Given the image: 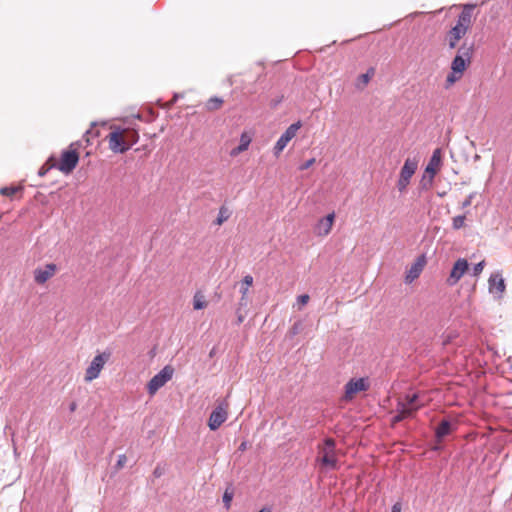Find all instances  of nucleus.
Returning a JSON list of instances; mask_svg holds the SVG:
<instances>
[{
  "label": "nucleus",
  "mask_w": 512,
  "mask_h": 512,
  "mask_svg": "<svg viewBox=\"0 0 512 512\" xmlns=\"http://www.w3.org/2000/svg\"><path fill=\"white\" fill-rule=\"evenodd\" d=\"M107 135L109 149L114 153H125L139 140V133L134 128L113 125Z\"/></svg>",
  "instance_id": "obj_1"
},
{
  "label": "nucleus",
  "mask_w": 512,
  "mask_h": 512,
  "mask_svg": "<svg viewBox=\"0 0 512 512\" xmlns=\"http://www.w3.org/2000/svg\"><path fill=\"white\" fill-rule=\"evenodd\" d=\"M474 5H465L456 23L446 32L444 43L449 49H455L472 27V11Z\"/></svg>",
  "instance_id": "obj_2"
},
{
  "label": "nucleus",
  "mask_w": 512,
  "mask_h": 512,
  "mask_svg": "<svg viewBox=\"0 0 512 512\" xmlns=\"http://www.w3.org/2000/svg\"><path fill=\"white\" fill-rule=\"evenodd\" d=\"M473 55V46L462 45L451 62L450 69L445 80V87L450 88L462 79L465 71L470 66Z\"/></svg>",
  "instance_id": "obj_3"
},
{
  "label": "nucleus",
  "mask_w": 512,
  "mask_h": 512,
  "mask_svg": "<svg viewBox=\"0 0 512 512\" xmlns=\"http://www.w3.org/2000/svg\"><path fill=\"white\" fill-rule=\"evenodd\" d=\"M424 404L419 401V394H407L404 398H400L396 406V415L393 417L392 423H398L407 418L414 416Z\"/></svg>",
  "instance_id": "obj_4"
},
{
  "label": "nucleus",
  "mask_w": 512,
  "mask_h": 512,
  "mask_svg": "<svg viewBox=\"0 0 512 512\" xmlns=\"http://www.w3.org/2000/svg\"><path fill=\"white\" fill-rule=\"evenodd\" d=\"M316 462L325 469H338V455L334 439L327 438L322 444L318 445V454Z\"/></svg>",
  "instance_id": "obj_5"
},
{
  "label": "nucleus",
  "mask_w": 512,
  "mask_h": 512,
  "mask_svg": "<svg viewBox=\"0 0 512 512\" xmlns=\"http://www.w3.org/2000/svg\"><path fill=\"white\" fill-rule=\"evenodd\" d=\"M110 358V351H103L101 353L96 354L89 363V365L87 366V368L85 369L84 381L86 383H90L93 380L97 379L100 376L105 365L109 362Z\"/></svg>",
  "instance_id": "obj_6"
},
{
  "label": "nucleus",
  "mask_w": 512,
  "mask_h": 512,
  "mask_svg": "<svg viewBox=\"0 0 512 512\" xmlns=\"http://www.w3.org/2000/svg\"><path fill=\"white\" fill-rule=\"evenodd\" d=\"M79 162V153L73 144L69 149L62 151L58 160L57 169L65 175H69L76 168Z\"/></svg>",
  "instance_id": "obj_7"
},
{
  "label": "nucleus",
  "mask_w": 512,
  "mask_h": 512,
  "mask_svg": "<svg viewBox=\"0 0 512 512\" xmlns=\"http://www.w3.org/2000/svg\"><path fill=\"white\" fill-rule=\"evenodd\" d=\"M418 168V160L415 158H407L402 166L399 174V179L397 181V188L399 192L403 193L406 191L407 187L410 184V180L412 176L415 174Z\"/></svg>",
  "instance_id": "obj_8"
},
{
  "label": "nucleus",
  "mask_w": 512,
  "mask_h": 512,
  "mask_svg": "<svg viewBox=\"0 0 512 512\" xmlns=\"http://www.w3.org/2000/svg\"><path fill=\"white\" fill-rule=\"evenodd\" d=\"M174 373V368L166 365L158 374H156L147 384L148 393L153 396L163 387L169 380H171Z\"/></svg>",
  "instance_id": "obj_9"
},
{
  "label": "nucleus",
  "mask_w": 512,
  "mask_h": 512,
  "mask_svg": "<svg viewBox=\"0 0 512 512\" xmlns=\"http://www.w3.org/2000/svg\"><path fill=\"white\" fill-rule=\"evenodd\" d=\"M229 403L223 400L218 406L212 411L208 420V426L211 430H217L228 417Z\"/></svg>",
  "instance_id": "obj_10"
},
{
  "label": "nucleus",
  "mask_w": 512,
  "mask_h": 512,
  "mask_svg": "<svg viewBox=\"0 0 512 512\" xmlns=\"http://www.w3.org/2000/svg\"><path fill=\"white\" fill-rule=\"evenodd\" d=\"M441 161H442L441 149L437 148L433 151V154L429 160V163L425 168L424 176L421 181L424 186L426 185V176L427 175H428L427 184L428 185L432 184V181H433L435 175L440 170Z\"/></svg>",
  "instance_id": "obj_11"
},
{
  "label": "nucleus",
  "mask_w": 512,
  "mask_h": 512,
  "mask_svg": "<svg viewBox=\"0 0 512 512\" xmlns=\"http://www.w3.org/2000/svg\"><path fill=\"white\" fill-rule=\"evenodd\" d=\"M302 124L300 121L291 124L286 131L281 135L274 146V154L275 156H279V154L284 150L289 141H291L297 134L298 130L301 128Z\"/></svg>",
  "instance_id": "obj_12"
},
{
  "label": "nucleus",
  "mask_w": 512,
  "mask_h": 512,
  "mask_svg": "<svg viewBox=\"0 0 512 512\" xmlns=\"http://www.w3.org/2000/svg\"><path fill=\"white\" fill-rule=\"evenodd\" d=\"M58 271V267L54 263H47L37 267L33 271L34 281L38 285H44L48 280L53 278Z\"/></svg>",
  "instance_id": "obj_13"
},
{
  "label": "nucleus",
  "mask_w": 512,
  "mask_h": 512,
  "mask_svg": "<svg viewBox=\"0 0 512 512\" xmlns=\"http://www.w3.org/2000/svg\"><path fill=\"white\" fill-rule=\"evenodd\" d=\"M369 386L368 378L351 379L345 385L344 397L346 400H352L357 393L367 391Z\"/></svg>",
  "instance_id": "obj_14"
},
{
  "label": "nucleus",
  "mask_w": 512,
  "mask_h": 512,
  "mask_svg": "<svg viewBox=\"0 0 512 512\" xmlns=\"http://www.w3.org/2000/svg\"><path fill=\"white\" fill-rule=\"evenodd\" d=\"M469 268L468 261L464 258H459L453 265L449 277L447 278V284L454 286L459 282L463 275Z\"/></svg>",
  "instance_id": "obj_15"
},
{
  "label": "nucleus",
  "mask_w": 512,
  "mask_h": 512,
  "mask_svg": "<svg viewBox=\"0 0 512 512\" xmlns=\"http://www.w3.org/2000/svg\"><path fill=\"white\" fill-rule=\"evenodd\" d=\"M334 219V212L328 214L324 218H321L314 227V233L319 237L327 236L332 230Z\"/></svg>",
  "instance_id": "obj_16"
},
{
  "label": "nucleus",
  "mask_w": 512,
  "mask_h": 512,
  "mask_svg": "<svg viewBox=\"0 0 512 512\" xmlns=\"http://www.w3.org/2000/svg\"><path fill=\"white\" fill-rule=\"evenodd\" d=\"M426 265V258L424 255L419 256L416 261L411 265L409 270L406 272L405 282L412 283L417 279Z\"/></svg>",
  "instance_id": "obj_17"
},
{
  "label": "nucleus",
  "mask_w": 512,
  "mask_h": 512,
  "mask_svg": "<svg viewBox=\"0 0 512 512\" xmlns=\"http://www.w3.org/2000/svg\"><path fill=\"white\" fill-rule=\"evenodd\" d=\"M254 283V279L251 275H246L243 277L240 283V293L241 298L239 300L240 307H246L249 302V289L252 287Z\"/></svg>",
  "instance_id": "obj_18"
},
{
  "label": "nucleus",
  "mask_w": 512,
  "mask_h": 512,
  "mask_svg": "<svg viewBox=\"0 0 512 512\" xmlns=\"http://www.w3.org/2000/svg\"><path fill=\"white\" fill-rule=\"evenodd\" d=\"M489 290L491 292L502 294L505 291V282L500 273H494L489 278Z\"/></svg>",
  "instance_id": "obj_19"
},
{
  "label": "nucleus",
  "mask_w": 512,
  "mask_h": 512,
  "mask_svg": "<svg viewBox=\"0 0 512 512\" xmlns=\"http://www.w3.org/2000/svg\"><path fill=\"white\" fill-rule=\"evenodd\" d=\"M251 141H252L251 136L247 132H243L241 134V136H240V143H239V145L237 147L233 148L230 151V156L231 157H236L239 154H241V153L245 152L246 150H248Z\"/></svg>",
  "instance_id": "obj_20"
},
{
  "label": "nucleus",
  "mask_w": 512,
  "mask_h": 512,
  "mask_svg": "<svg viewBox=\"0 0 512 512\" xmlns=\"http://www.w3.org/2000/svg\"><path fill=\"white\" fill-rule=\"evenodd\" d=\"M375 75V68L370 67L366 73L359 75L355 82V87L358 90H363Z\"/></svg>",
  "instance_id": "obj_21"
},
{
  "label": "nucleus",
  "mask_w": 512,
  "mask_h": 512,
  "mask_svg": "<svg viewBox=\"0 0 512 512\" xmlns=\"http://www.w3.org/2000/svg\"><path fill=\"white\" fill-rule=\"evenodd\" d=\"M452 431V424L448 420H442L436 428V437L441 440L443 437L450 434Z\"/></svg>",
  "instance_id": "obj_22"
},
{
  "label": "nucleus",
  "mask_w": 512,
  "mask_h": 512,
  "mask_svg": "<svg viewBox=\"0 0 512 512\" xmlns=\"http://www.w3.org/2000/svg\"><path fill=\"white\" fill-rule=\"evenodd\" d=\"M208 306V301L205 295L201 291H197L193 296V308L194 310L205 309Z\"/></svg>",
  "instance_id": "obj_23"
},
{
  "label": "nucleus",
  "mask_w": 512,
  "mask_h": 512,
  "mask_svg": "<svg viewBox=\"0 0 512 512\" xmlns=\"http://www.w3.org/2000/svg\"><path fill=\"white\" fill-rule=\"evenodd\" d=\"M223 103L224 101L222 98L215 96L207 100L205 107L208 111H216L222 107Z\"/></svg>",
  "instance_id": "obj_24"
},
{
  "label": "nucleus",
  "mask_w": 512,
  "mask_h": 512,
  "mask_svg": "<svg viewBox=\"0 0 512 512\" xmlns=\"http://www.w3.org/2000/svg\"><path fill=\"white\" fill-rule=\"evenodd\" d=\"M20 190H22V187L20 186L3 187L0 189V194L3 196L11 197Z\"/></svg>",
  "instance_id": "obj_25"
},
{
  "label": "nucleus",
  "mask_w": 512,
  "mask_h": 512,
  "mask_svg": "<svg viewBox=\"0 0 512 512\" xmlns=\"http://www.w3.org/2000/svg\"><path fill=\"white\" fill-rule=\"evenodd\" d=\"M465 219L466 217L464 215H459L453 218L452 226L455 230H458L460 228H463L465 226Z\"/></svg>",
  "instance_id": "obj_26"
},
{
  "label": "nucleus",
  "mask_w": 512,
  "mask_h": 512,
  "mask_svg": "<svg viewBox=\"0 0 512 512\" xmlns=\"http://www.w3.org/2000/svg\"><path fill=\"white\" fill-rule=\"evenodd\" d=\"M310 300V296L308 294H302L297 297L296 304L298 309L301 310Z\"/></svg>",
  "instance_id": "obj_27"
},
{
  "label": "nucleus",
  "mask_w": 512,
  "mask_h": 512,
  "mask_svg": "<svg viewBox=\"0 0 512 512\" xmlns=\"http://www.w3.org/2000/svg\"><path fill=\"white\" fill-rule=\"evenodd\" d=\"M57 165H58V160L54 157H50L43 166L46 167V170H50L52 168H56L57 169Z\"/></svg>",
  "instance_id": "obj_28"
},
{
  "label": "nucleus",
  "mask_w": 512,
  "mask_h": 512,
  "mask_svg": "<svg viewBox=\"0 0 512 512\" xmlns=\"http://www.w3.org/2000/svg\"><path fill=\"white\" fill-rule=\"evenodd\" d=\"M57 165H58V160L54 157H50L43 166L46 167V170H50L52 168H56L57 169Z\"/></svg>",
  "instance_id": "obj_29"
},
{
  "label": "nucleus",
  "mask_w": 512,
  "mask_h": 512,
  "mask_svg": "<svg viewBox=\"0 0 512 512\" xmlns=\"http://www.w3.org/2000/svg\"><path fill=\"white\" fill-rule=\"evenodd\" d=\"M126 463H127L126 455L125 454L119 455L115 467L117 470H120L126 465Z\"/></svg>",
  "instance_id": "obj_30"
},
{
  "label": "nucleus",
  "mask_w": 512,
  "mask_h": 512,
  "mask_svg": "<svg viewBox=\"0 0 512 512\" xmlns=\"http://www.w3.org/2000/svg\"><path fill=\"white\" fill-rule=\"evenodd\" d=\"M233 498V493L226 490L223 495V501L225 503L226 508L228 509L230 507L231 501Z\"/></svg>",
  "instance_id": "obj_31"
},
{
  "label": "nucleus",
  "mask_w": 512,
  "mask_h": 512,
  "mask_svg": "<svg viewBox=\"0 0 512 512\" xmlns=\"http://www.w3.org/2000/svg\"><path fill=\"white\" fill-rule=\"evenodd\" d=\"M484 266H485V261L484 260H482L481 262L477 263L473 267L474 276L480 275L482 273L483 269H484Z\"/></svg>",
  "instance_id": "obj_32"
},
{
  "label": "nucleus",
  "mask_w": 512,
  "mask_h": 512,
  "mask_svg": "<svg viewBox=\"0 0 512 512\" xmlns=\"http://www.w3.org/2000/svg\"><path fill=\"white\" fill-rule=\"evenodd\" d=\"M225 212H226V209L222 207L219 211V215L216 220V223L218 225H221L224 221H226L228 219V216L224 215Z\"/></svg>",
  "instance_id": "obj_33"
},
{
  "label": "nucleus",
  "mask_w": 512,
  "mask_h": 512,
  "mask_svg": "<svg viewBox=\"0 0 512 512\" xmlns=\"http://www.w3.org/2000/svg\"><path fill=\"white\" fill-rule=\"evenodd\" d=\"M314 163H315V158H311L300 166V170H306V169L310 168Z\"/></svg>",
  "instance_id": "obj_34"
},
{
  "label": "nucleus",
  "mask_w": 512,
  "mask_h": 512,
  "mask_svg": "<svg viewBox=\"0 0 512 512\" xmlns=\"http://www.w3.org/2000/svg\"><path fill=\"white\" fill-rule=\"evenodd\" d=\"M241 308L242 307L239 306V308L237 309V319L239 324L242 323L245 319V315L241 313Z\"/></svg>",
  "instance_id": "obj_35"
},
{
  "label": "nucleus",
  "mask_w": 512,
  "mask_h": 512,
  "mask_svg": "<svg viewBox=\"0 0 512 512\" xmlns=\"http://www.w3.org/2000/svg\"><path fill=\"white\" fill-rule=\"evenodd\" d=\"M402 506L401 503L397 502L392 506V512H401Z\"/></svg>",
  "instance_id": "obj_36"
},
{
  "label": "nucleus",
  "mask_w": 512,
  "mask_h": 512,
  "mask_svg": "<svg viewBox=\"0 0 512 512\" xmlns=\"http://www.w3.org/2000/svg\"><path fill=\"white\" fill-rule=\"evenodd\" d=\"M163 474V470L160 467H156L153 471L155 477H160Z\"/></svg>",
  "instance_id": "obj_37"
},
{
  "label": "nucleus",
  "mask_w": 512,
  "mask_h": 512,
  "mask_svg": "<svg viewBox=\"0 0 512 512\" xmlns=\"http://www.w3.org/2000/svg\"><path fill=\"white\" fill-rule=\"evenodd\" d=\"M472 196H468L467 199L462 203V207L465 208L471 204Z\"/></svg>",
  "instance_id": "obj_38"
},
{
  "label": "nucleus",
  "mask_w": 512,
  "mask_h": 512,
  "mask_svg": "<svg viewBox=\"0 0 512 512\" xmlns=\"http://www.w3.org/2000/svg\"><path fill=\"white\" fill-rule=\"evenodd\" d=\"M48 172V170H46V167L45 166H42L39 170V175L40 176H44L46 173Z\"/></svg>",
  "instance_id": "obj_39"
},
{
  "label": "nucleus",
  "mask_w": 512,
  "mask_h": 512,
  "mask_svg": "<svg viewBox=\"0 0 512 512\" xmlns=\"http://www.w3.org/2000/svg\"><path fill=\"white\" fill-rule=\"evenodd\" d=\"M76 407H77V405H76V403H75V402L71 403V405H70V411H71V412H74V411L76 410Z\"/></svg>",
  "instance_id": "obj_40"
},
{
  "label": "nucleus",
  "mask_w": 512,
  "mask_h": 512,
  "mask_svg": "<svg viewBox=\"0 0 512 512\" xmlns=\"http://www.w3.org/2000/svg\"><path fill=\"white\" fill-rule=\"evenodd\" d=\"M239 450H241V451L246 450V443H245V442H243V443L240 445Z\"/></svg>",
  "instance_id": "obj_41"
},
{
  "label": "nucleus",
  "mask_w": 512,
  "mask_h": 512,
  "mask_svg": "<svg viewBox=\"0 0 512 512\" xmlns=\"http://www.w3.org/2000/svg\"><path fill=\"white\" fill-rule=\"evenodd\" d=\"M259 512H271L270 508H262Z\"/></svg>",
  "instance_id": "obj_42"
},
{
  "label": "nucleus",
  "mask_w": 512,
  "mask_h": 512,
  "mask_svg": "<svg viewBox=\"0 0 512 512\" xmlns=\"http://www.w3.org/2000/svg\"><path fill=\"white\" fill-rule=\"evenodd\" d=\"M90 133H91V131H87L86 134H85L87 142H89V135H90Z\"/></svg>",
  "instance_id": "obj_43"
}]
</instances>
